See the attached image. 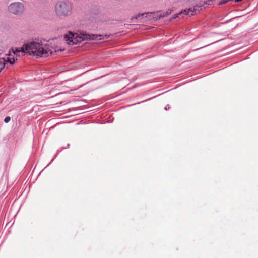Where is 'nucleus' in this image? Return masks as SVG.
I'll return each instance as SVG.
<instances>
[{
	"label": "nucleus",
	"instance_id": "nucleus-7",
	"mask_svg": "<svg viewBox=\"0 0 258 258\" xmlns=\"http://www.w3.org/2000/svg\"><path fill=\"white\" fill-rule=\"evenodd\" d=\"M201 0H183V2L185 4H190V5H194L196 3L200 1Z\"/></svg>",
	"mask_w": 258,
	"mask_h": 258
},
{
	"label": "nucleus",
	"instance_id": "nucleus-3",
	"mask_svg": "<svg viewBox=\"0 0 258 258\" xmlns=\"http://www.w3.org/2000/svg\"><path fill=\"white\" fill-rule=\"evenodd\" d=\"M72 5L68 1H59L55 6V12L58 17H66L71 14Z\"/></svg>",
	"mask_w": 258,
	"mask_h": 258
},
{
	"label": "nucleus",
	"instance_id": "nucleus-2",
	"mask_svg": "<svg viewBox=\"0 0 258 258\" xmlns=\"http://www.w3.org/2000/svg\"><path fill=\"white\" fill-rule=\"evenodd\" d=\"M109 36L107 35L103 36L102 35L82 33L80 34L79 37H78L77 35L75 36V34L70 33L69 35H65L64 38L69 44H76L84 40H99L103 39L104 38H108Z\"/></svg>",
	"mask_w": 258,
	"mask_h": 258
},
{
	"label": "nucleus",
	"instance_id": "nucleus-8",
	"mask_svg": "<svg viewBox=\"0 0 258 258\" xmlns=\"http://www.w3.org/2000/svg\"><path fill=\"white\" fill-rule=\"evenodd\" d=\"M10 119L11 118L9 116H7L6 117H5L4 121L5 123H8L10 121Z\"/></svg>",
	"mask_w": 258,
	"mask_h": 258
},
{
	"label": "nucleus",
	"instance_id": "nucleus-6",
	"mask_svg": "<svg viewBox=\"0 0 258 258\" xmlns=\"http://www.w3.org/2000/svg\"><path fill=\"white\" fill-rule=\"evenodd\" d=\"M198 6H194L193 9L189 8L187 10H184L182 11L180 13L175 14L174 15L173 19H175L176 18L178 17L179 15H180L181 14H185V15H193L195 12H196Z\"/></svg>",
	"mask_w": 258,
	"mask_h": 258
},
{
	"label": "nucleus",
	"instance_id": "nucleus-1",
	"mask_svg": "<svg viewBox=\"0 0 258 258\" xmlns=\"http://www.w3.org/2000/svg\"><path fill=\"white\" fill-rule=\"evenodd\" d=\"M56 51V49L52 46L51 42L46 40L31 41L24 44L20 49H16L15 51H13V54L10 53L6 58L0 57V72L7 63L13 65L18 59L17 55L14 56L16 52H22L36 57H47Z\"/></svg>",
	"mask_w": 258,
	"mask_h": 258
},
{
	"label": "nucleus",
	"instance_id": "nucleus-5",
	"mask_svg": "<svg viewBox=\"0 0 258 258\" xmlns=\"http://www.w3.org/2000/svg\"><path fill=\"white\" fill-rule=\"evenodd\" d=\"M9 11L15 15H21L24 11L23 4L19 2L12 3L8 7Z\"/></svg>",
	"mask_w": 258,
	"mask_h": 258
},
{
	"label": "nucleus",
	"instance_id": "nucleus-4",
	"mask_svg": "<svg viewBox=\"0 0 258 258\" xmlns=\"http://www.w3.org/2000/svg\"><path fill=\"white\" fill-rule=\"evenodd\" d=\"M168 14L166 13L165 14L163 13L162 14L160 13V14H157L155 12H147L145 13H142V14H138L136 17L135 19H143V22H146L147 19H144V18H147L148 19L151 20L153 19L154 20L156 21L158 19H159L161 18H163L165 17V16L168 15Z\"/></svg>",
	"mask_w": 258,
	"mask_h": 258
},
{
	"label": "nucleus",
	"instance_id": "nucleus-9",
	"mask_svg": "<svg viewBox=\"0 0 258 258\" xmlns=\"http://www.w3.org/2000/svg\"><path fill=\"white\" fill-rule=\"evenodd\" d=\"M230 0H223L222 1H221L220 3H219V5H223V4H226V3H227L228 2H229Z\"/></svg>",
	"mask_w": 258,
	"mask_h": 258
}]
</instances>
